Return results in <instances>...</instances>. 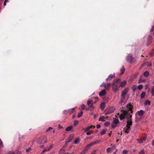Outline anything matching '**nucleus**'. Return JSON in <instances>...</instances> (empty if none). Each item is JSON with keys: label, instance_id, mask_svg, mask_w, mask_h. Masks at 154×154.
I'll list each match as a JSON object with an SVG mask.
<instances>
[{"label": "nucleus", "instance_id": "28", "mask_svg": "<svg viewBox=\"0 0 154 154\" xmlns=\"http://www.w3.org/2000/svg\"><path fill=\"white\" fill-rule=\"evenodd\" d=\"M94 133V131L92 130H90L89 131L87 132L86 133V134L87 135H90L91 134H93Z\"/></svg>", "mask_w": 154, "mask_h": 154}, {"label": "nucleus", "instance_id": "44", "mask_svg": "<svg viewBox=\"0 0 154 154\" xmlns=\"http://www.w3.org/2000/svg\"><path fill=\"white\" fill-rule=\"evenodd\" d=\"M78 123V121L77 120H75V121L74 123V125L75 126Z\"/></svg>", "mask_w": 154, "mask_h": 154}, {"label": "nucleus", "instance_id": "56", "mask_svg": "<svg viewBox=\"0 0 154 154\" xmlns=\"http://www.w3.org/2000/svg\"><path fill=\"white\" fill-rule=\"evenodd\" d=\"M152 144L153 146H154V139L152 141Z\"/></svg>", "mask_w": 154, "mask_h": 154}, {"label": "nucleus", "instance_id": "15", "mask_svg": "<svg viewBox=\"0 0 154 154\" xmlns=\"http://www.w3.org/2000/svg\"><path fill=\"white\" fill-rule=\"evenodd\" d=\"M89 108L86 109L87 110L89 109L91 111H92L94 109L95 106H94L93 103H91V104L88 105Z\"/></svg>", "mask_w": 154, "mask_h": 154}, {"label": "nucleus", "instance_id": "57", "mask_svg": "<svg viewBox=\"0 0 154 154\" xmlns=\"http://www.w3.org/2000/svg\"><path fill=\"white\" fill-rule=\"evenodd\" d=\"M146 138H147V136H145L143 138V140H146Z\"/></svg>", "mask_w": 154, "mask_h": 154}, {"label": "nucleus", "instance_id": "27", "mask_svg": "<svg viewBox=\"0 0 154 154\" xmlns=\"http://www.w3.org/2000/svg\"><path fill=\"white\" fill-rule=\"evenodd\" d=\"M91 128V127L88 126L85 128H84V130L85 132H87Z\"/></svg>", "mask_w": 154, "mask_h": 154}, {"label": "nucleus", "instance_id": "61", "mask_svg": "<svg viewBox=\"0 0 154 154\" xmlns=\"http://www.w3.org/2000/svg\"><path fill=\"white\" fill-rule=\"evenodd\" d=\"M4 2L7 3L8 2V0H5Z\"/></svg>", "mask_w": 154, "mask_h": 154}, {"label": "nucleus", "instance_id": "64", "mask_svg": "<svg viewBox=\"0 0 154 154\" xmlns=\"http://www.w3.org/2000/svg\"><path fill=\"white\" fill-rule=\"evenodd\" d=\"M43 152H42H42L40 153V154H43Z\"/></svg>", "mask_w": 154, "mask_h": 154}, {"label": "nucleus", "instance_id": "42", "mask_svg": "<svg viewBox=\"0 0 154 154\" xmlns=\"http://www.w3.org/2000/svg\"><path fill=\"white\" fill-rule=\"evenodd\" d=\"M111 148L109 147L106 149V151L107 153H109L111 151Z\"/></svg>", "mask_w": 154, "mask_h": 154}, {"label": "nucleus", "instance_id": "24", "mask_svg": "<svg viewBox=\"0 0 154 154\" xmlns=\"http://www.w3.org/2000/svg\"><path fill=\"white\" fill-rule=\"evenodd\" d=\"M72 139L71 137H69L68 138L66 139V144H67V143L70 142L72 140Z\"/></svg>", "mask_w": 154, "mask_h": 154}, {"label": "nucleus", "instance_id": "26", "mask_svg": "<svg viewBox=\"0 0 154 154\" xmlns=\"http://www.w3.org/2000/svg\"><path fill=\"white\" fill-rule=\"evenodd\" d=\"M107 130L106 129L104 128L103 129L102 131L100 132V134L101 135H103L104 134L106 131Z\"/></svg>", "mask_w": 154, "mask_h": 154}, {"label": "nucleus", "instance_id": "31", "mask_svg": "<svg viewBox=\"0 0 154 154\" xmlns=\"http://www.w3.org/2000/svg\"><path fill=\"white\" fill-rule=\"evenodd\" d=\"M104 119H105L104 117L103 116H102L101 117H100L99 118V121H103Z\"/></svg>", "mask_w": 154, "mask_h": 154}, {"label": "nucleus", "instance_id": "11", "mask_svg": "<svg viewBox=\"0 0 154 154\" xmlns=\"http://www.w3.org/2000/svg\"><path fill=\"white\" fill-rule=\"evenodd\" d=\"M99 142V141L96 140L94 142L88 144L87 146L89 148L92 146L94 145L97 144Z\"/></svg>", "mask_w": 154, "mask_h": 154}, {"label": "nucleus", "instance_id": "13", "mask_svg": "<svg viewBox=\"0 0 154 154\" xmlns=\"http://www.w3.org/2000/svg\"><path fill=\"white\" fill-rule=\"evenodd\" d=\"M115 78V74L110 75L108 78L106 79V81L111 80L112 79Z\"/></svg>", "mask_w": 154, "mask_h": 154}, {"label": "nucleus", "instance_id": "49", "mask_svg": "<svg viewBox=\"0 0 154 154\" xmlns=\"http://www.w3.org/2000/svg\"><path fill=\"white\" fill-rule=\"evenodd\" d=\"M143 142V140L142 139H140L138 140V142L139 143H142Z\"/></svg>", "mask_w": 154, "mask_h": 154}, {"label": "nucleus", "instance_id": "53", "mask_svg": "<svg viewBox=\"0 0 154 154\" xmlns=\"http://www.w3.org/2000/svg\"><path fill=\"white\" fill-rule=\"evenodd\" d=\"M101 127V126L100 124H98L97 126V128H100Z\"/></svg>", "mask_w": 154, "mask_h": 154}, {"label": "nucleus", "instance_id": "4", "mask_svg": "<svg viewBox=\"0 0 154 154\" xmlns=\"http://www.w3.org/2000/svg\"><path fill=\"white\" fill-rule=\"evenodd\" d=\"M132 122H127V124L126 126L125 127L123 128V130L125 133H128L131 130L130 126L132 125Z\"/></svg>", "mask_w": 154, "mask_h": 154}, {"label": "nucleus", "instance_id": "52", "mask_svg": "<svg viewBox=\"0 0 154 154\" xmlns=\"http://www.w3.org/2000/svg\"><path fill=\"white\" fill-rule=\"evenodd\" d=\"M31 148L29 147V148H28L26 150V151L27 152H28L29 151L31 150Z\"/></svg>", "mask_w": 154, "mask_h": 154}, {"label": "nucleus", "instance_id": "23", "mask_svg": "<svg viewBox=\"0 0 154 154\" xmlns=\"http://www.w3.org/2000/svg\"><path fill=\"white\" fill-rule=\"evenodd\" d=\"M75 108H73L70 109H69L68 111V113H69L70 114H71L75 110Z\"/></svg>", "mask_w": 154, "mask_h": 154}, {"label": "nucleus", "instance_id": "35", "mask_svg": "<svg viewBox=\"0 0 154 154\" xmlns=\"http://www.w3.org/2000/svg\"><path fill=\"white\" fill-rule=\"evenodd\" d=\"M144 104L145 105H150V102L148 100H146L144 102Z\"/></svg>", "mask_w": 154, "mask_h": 154}, {"label": "nucleus", "instance_id": "16", "mask_svg": "<svg viewBox=\"0 0 154 154\" xmlns=\"http://www.w3.org/2000/svg\"><path fill=\"white\" fill-rule=\"evenodd\" d=\"M127 82L126 81H123L122 82H121L120 81V86L122 88L124 87L126 85Z\"/></svg>", "mask_w": 154, "mask_h": 154}, {"label": "nucleus", "instance_id": "58", "mask_svg": "<svg viewBox=\"0 0 154 154\" xmlns=\"http://www.w3.org/2000/svg\"><path fill=\"white\" fill-rule=\"evenodd\" d=\"M90 127H91V128H95V126L93 125H91Z\"/></svg>", "mask_w": 154, "mask_h": 154}, {"label": "nucleus", "instance_id": "6", "mask_svg": "<svg viewBox=\"0 0 154 154\" xmlns=\"http://www.w3.org/2000/svg\"><path fill=\"white\" fill-rule=\"evenodd\" d=\"M144 113H145V112H144V111H143V110H141L140 111H138L137 112V114L136 113L135 114V119H136L135 121L136 122L137 121H138V119L137 118V114L139 116H142L144 114Z\"/></svg>", "mask_w": 154, "mask_h": 154}, {"label": "nucleus", "instance_id": "37", "mask_svg": "<svg viewBox=\"0 0 154 154\" xmlns=\"http://www.w3.org/2000/svg\"><path fill=\"white\" fill-rule=\"evenodd\" d=\"M151 93H152V96H154V86H153L152 87V89Z\"/></svg>", "mask_w": 154, "mask_h": 154}, {"label": "nucleus", "instance_id": "43", "mask_svg": "<svg viewBox=\"0 0 154 154\" xmlns=\"http://www.w3.org/2000/svg\"><path fill=\"white\" fill-rule=\"evenodd\" d=\"M85 105L84 104H82L81 105V109L82 110H83L85 109Z\"/></svg>", "mask_w": 154, "mask_h": 154}, {"label": "nucleus", "instance_id": "25", "mask_svg": "<svg viewBox=\"0 0 154 154\" xmlns=\"http://www.w3.org/2000/svg\"><path fill=\"white\" fill-rule=\"evenodd\" d=\"M145 95H146V93H145V92H142L141 93V95H140L141 98V99L143 98L145 96Z\"/></svg>", "mask_w": 154, "mask_h": 154}, {"label": "nucleus", "instance_id": "5", "mask_svg": "<svg viewBox=\"0 0 154 154\" xmlns=\"http://www.w3.org/2000/svg\"><path fill=\"white\" fill-rule=\"evenodd\" d=\"M113 122L111 123V126L112 128H114L116 127L117 125V124L119 122V120L118 119H113Z\"/></svg>", "mask_w": 154, "mask_h": 154}, {"label": "nucleus", "instance_id": "9", "mask_svg": "<svg viewBox=\"0 0 154 154\" xmlns=\"http://www.w3.org/2000/svg\"><path fill=\"white\" fill-rule=\"evenodd\" d=\"M110 86H111V84L110 83H107L106 84V83H104V84L103 83L100 86V87H102L103 86L104 87V88L106 89H109L110 88Z\"/></svg>", "mask_w": 154, "mask_h": 154}, {"label": "nucleus", "instance_id": "12", "mask_svg": "<svg viewBox=\"0 0 154 154\" xmlns=\"http://www.w3.org/2000/svg\"><path fill=\"white\" fill-rule=\"evenodd\" d=\"M53 147V145H51L49 146H48L46 148L44 149V150L42 151V152H48Z\"/></svg>", "mask_w": 154, "mask_h": 154}, {"label": "nucleus", "instance_id": "3", "mask_svg": "<svg viewBox=\"0 0 154 154\" xmlns=\"http://www.w3.org/2000/svg\"><path fill=\"white\" fill-rule=\"evenodd\" d=\"M37 143L39 144H45L47 142V137L45 136L42 137L36 140Z\"/></svg>", "mask_w": 154, "mask_h": 154}, {"label": "nucleus", "instance_id": "34", "mask_svg": "<svg viewBox=\"0 0 154 154\" xmlns=\"http://www.w3.org/2000/svg\"><path fill=\"white\" fill-rule=\"evenodd\" d=\"M143 86L142 85H139L137 87V88L138 89L140 90H141L143 88Z\"/></svg>", "mask_w": 154, "mask_h": 154}, {"label": "nucleus", "instance_id": "20", "mask_svg": "<svg viewBox=\"0 0 154 154\" xmlns=\"http://www.w3.org/2000/svg\"><path fill=\"white\" fill-rule=\"evenodd\" d=\"M73 127L72 126H70L67 127L66 129L65 130L66 131H69Z\"/></svg>", "mask_w": 154, "mask_h": 154}, {"label": "nucleus", "instance_id": "18", "mask_svg": "<svg viewBox=\"0 0 154 154\" xmlns=\"http://www.w3.org/2000/svg\"><path fill=\"white\" fill-rule=\"evenodd\" d=\"M100 108L102 110H103L105 107V103L104 102L100 104Z\"/></svg>", "mask_w": 154, "mask_h": 154}, {"label": "nucleus", "instance_id": "47", "mask_svg": "<svg viewBox=\"0 0 154 154\" xmlns=\"http://www.w3.org/2000/svg\"><path fill=\"white\" fill-rule=\"evenodd\" d=\"M149 87V85L148 84H147L146 85L145 87L146 88V89H147Z\"/></svg>", "mask_w": 154, "mask_h": 154}, {"label": "nucleus", "instance_id": "63", "mask_svg": "<svg viewBox=\"0 0 154 154\" xmlns=\"http://www.w3.org/2000/svg\"><path fill=\"white\" fill-rule=\"evenodd\" d=\"M145 64V63L143 64L142 65V66H143Z\"/></svg>", "mask_w": 154, "mask_h": 154}, {"label": "nucleus", "instance_id": "48", "mask_svg": "<svg viewBox=\"0 0 154 154\" xmlns=\"http://www.w3.org/2000/svg\"><path fill=\"white\" fill-rule=\"evenodd\" d=\"M63 114H66L68 113V111H66V110H65L63 111Z\"/></svg>", "mask_w": 154, "mask_h": 154}, {"label": "nucleus", "instance_id": "22", "mask_svg": "<svg viewBox=\"0 0 154 154\" xmlns=\"http://www.w3.org/2000/svg\"><path fill=\"white\" fill-rule=\"evenodd\" d=\"M80 141V139L79 138H78L75 139L74 140V143L75 144H77L79 143Z\"/></svg>", "mask_w": 154, "mask_h": 154}, {"label": "nucleus", "instance_id": "46", "mask_svg": "<svg viewBox=\"0 0 154 154\" xmlns=\"http://www.w3.org/2000/svg\"><path fill=\"white\" fill-rule=\"evenodd\" d=\"M128 152L127 150H124L122 152L123 154H126L128 153Z\"/></svg>", "mask_w": 154, "mask_h": 154}, {"label": "nucleus", "instance_id": "38", "mask_svg": "<svg viewBox=\"0 0 154 154\" xmlns=\"http://www.w3.org/2000/svg\"><path fill=\"white\" fill-rule=\"evenodd\" d=\"M137 88V86L136 85H134L132 87V89L133 91H134Z\"/></svg>", "mask_w": 154, "mask_h": 154}, {"label": "nucleus", "instance_id": "33", "mask_svg": "<svg viewBox=\"0 0 154 154\" xmlns=\"http://www.w3.org/2000/svg\"><path fill=\"white\" fill-rule=\"evenodd\" d=\"M146 64L148 66H151L152 65V63L151 62H147L146 63Z\"/></svg>", "mask_w": 154, "mask_h": 154}, {"label": "nucleus", "instance_id": "14", "mask_svg": "<svg viewBox=\"0 0 154 154\" xmlns=\"http://www.w3.org/2000/svg\"><path fill=\"white\" fill-rule=\"evenodd\" d=\"M133 58L131 54H129L128 55L127 60L128 62H131L132 61Z\"/></svg>", "mask_w": 154, "mask_h": 154}, {"label": "nucleus", "instance_id": "59", "mask_svg": "<svg viewBox=\"0 0 154 154\" xmlns=\"http://www.w3.org/2000/svg\"><path fill=\"white\" fill-rule=\"evenodd\" d=\"M40 147L41 148H44V145H43L41 146H40Z\"/></svg>", "mask_w": 154, "mask_h": 154}, {"label": "nucleus", "instance_id": "17", "mask_svg": "<svg viewBox=\"0 0 154 154\" xmlns=\"http://www.w3.org/2000/svg\"><path fill=\"white\" fill-rule=\"evenodd\" d=\"M106 91L104 89L102 91L99 93V95L100 97H102L105 95Z\"/></svg>", "mask_w": 154, "mask_h": 154}, {"label": "nucleus", "instance_id": "10", "mask_svg": "<svg viewBox=\"0 0 154 154\" xmlns=\"http://www.w3.org/2000/svg\"><path fill=\"white\" fill-rule=\"evenodd\" d=\"M126 107L128 109V111H130L131 113H132V109L133 108V106L131 104H128L126 106Z\"/></svg>", "mask_w": 154, "mask_h": 154}, {"label": "nucleus", "instance_id": "51", "mask_svg": "<svg viewBox=\"0 0 154 154\" xmlns=\"http://www.w3.org/2000/svg\"><path fill=\"white\" fill-rule=\"evenodd\" d=\"M52 129V128L51 127H49L47 129L46 131H49L51 129Z\"/></svg>", "mask_w": 154, "mask_h": 154}, {"label": "nucleus", "instance_id": "30", "mask_svg": "<svg viewBox=\"0 0 154 154\" xmlns=\"http://www.w3.org/2000/svg\"><path fill=\"white\" fill-rule=\"evenodd\" d=\"M120 71L121 72L122 74L124 73L125 71V69L124 66H122V67L120 70Z\"/></svg>", "mask_w": 154, "mask_h": 154}, {"label": "nucleus", "instance_id": "8", "mask_svg": "<svg viewBox=\"0 0 154 154\" xmlns=\"http://www.w3.org/2000/svg\"><path fill=\"white\" fill-rule=\"evenodd\" d=\"M114 111L113 108L111 107L107 109L106 111L105 114L106 115L109 114Z\"/></svg>", "mask_w": 154, "mask_h": 154}, {"label": "nucleus", "instance_id": "45", "mask_svg": "<svg viewBox=\"0 0 154 154\" xmlns=\"http://www.w3.org/2000/svg\"><path fill=\"white\" fill-rule=\"evenodd\" d=\"M14 151H10L7 153L6 154H14Z\"/></svg>", "mask_w": 154, "mask_h": 154}, {"label": "nucleus", "instance_id": "55", "mask_svg": "<svg viewBox=\"0 0 154 154\" xmlns=\"http://www.w3.org/2000/svg\"><path fill=\"white\" fill-rule=\"evenodd\" d=\"M58 127H59V129H61V128H63V127L61 126L60 125H58Z\"/></svg>", "mask_w": 154, "mask_h": 154}, {"label": "nucleus", "instance_id": "36", "mask_svg": "<svg viewBox=\"0 0 154 154\" xmlns=\"http://www.w3.org/2000/svg\"><path fill=\"white\" fill-rule=\"evenodd\" d=\"M3 142L2 140L0 139V148H1L2 147H3Z\"/></svg>", "mask_w": 154, "mask_h": 154}, {"label": "nucleus", "instance_id": "60", "mask_svg": "<svg viewBox=\"0 0 154 154\" xmlns=\"http://www.w3.org/2000/svg\"><path fill=\"white\" fill-rule=\"evenodd\" d=\"M6 3H6V2H4V6H6Z\"/></svg>", "mask_w": 154, "mask_h": 154}, {"label": "nucleus", "instance_id": "54", "mask_svg": "<svg viewBox=\"0 0 154 154\" xmlns=\"http://www.w3.org/2000/svg\"><path fill=\"white\" fill-rule=\"evenodd\" d=\"M154 30V26H152V29L150 30V31H153Z\"/></svg>", "mask_w": 154, "mask_h": 154}, {"label": "nucleus", "instance_id": "7", "mask_svg": "<svg viewBox=\"0 0 154 154\" xmlns=\"http://www.w3.org/2000/svg\"><path fill=\"white\" fill-rule=\"evenodd\" d=\"M128 90L129 89L128 88H125L122 91L121 97L124 98V97H125V96L128 92Z\"/></svg>", "mask_w": 154, "mask_h": 154}, {"label": "nucleus", "instance_id": "32", "mask_svg": "<svg viewBox=\"0 0 154 154\" xmlns=\"http://www.w3.org/2000/svg\"><path fill=\"white\" fill-rule=\"evenodd\" d=\"M83 112L82 111H81V112L78 114L77 116L78 118H80L82 115Z\"/></svg>", "mask_w": 154, "mask_h": 154}, {"label": "nucleus", "instance_id": "1", "mask_svg": "<svg viewBox=\"0 0 154 154\" xmlns=\"http://www.w3.org/2000/svg\"><path fill=\"white\" fill-rule=\"evenodd\" d=\"M131 113L130 112L126 110L123 111L119 116L120 119L122 120L125 118L127 120V122H132V115Z\"/></svg>", "mask_w": 154, "mask_h": 154}, {"label": "nucleus", "instance_id": "62", "mask_svg": "<svg viewBox=\"0 0 154 154\" xmlns=\"http://www.w3.org/2000/svg\"><path fill=\"white\" fill-rule=\"evenodd\" d=\"M117 151V149L116 150V151L113 153V154H116V152Z\"/></svg>", "mask_w": 154, "mask_h": 154}, {"label": "nucleus", "instance_id": "2", "mask_svg": "<svg viewBox=\"0 0 154 154\" xmlns=\"http://www.w3.org/2000/svg\"><path fill=\"white\" fill-rule=\"evenodd\" d=\"M120 79H118L113 81L112 84V87L113 91L115 93H117L120 86Z\"/></svg>", "mask_w": 154, "mask_h": 154}, {"label": "nucleus", "instance_id": "29", "mask_svg": "<svg viewBox=\"0 0 154 154\" xmlns=\"http://www.w3.org/2000/svg\"><path fill=\"white\" fill-rule=\"evenodd\" d=\"M93 100H92L89 99L88 100L87 102V104L88 105H89L92 103Z\"/></svg>", "mask_w": 154, "mask_h": 154}, {"label": "nucleus", "instance_id": "21", "mask_svg": "<svg viewBox=\"0 0 154 154\" xmlns=\"http://www.w3.org/2000/svg\"><path fill=\"white\" fill-rule=\"evenodd\" d=\"M149 75V73L148 71L144 72L143 73V75L145 77H147Z\"/></svg>", "mask_w": 154, "mask_h": 154}, {"label": "nucleus", "instance_id": "39", "mask_svg": "<svg viewBox=\"0 0 154 154\" xmlns=\"http://www.w3.org/2000/svg\"><path fill=\"white\" fill-rule=\"evenodd\" d=\"M138 154H145V151L143 149L141 150L139 153Z\"/></svg>", "mask_w": 154, "mask_h": 154}, {"label": "nucleus", "instance_id": "50", "mask_svg": "<svg viewBox=\"0 0 154 154\" xmlns=\"http://www.w3.org/2000/svg\"><path fill=\"white\" fill-rule=\"evenodd\" d=\"M64 151V150L63 149H61L59 151V154H62L61 153V152L62 151Z\"/></svg>", "mask_w": 154, "mask_h": 154}, {"label": "nucleus", "instance_id": "19", "mask_svg": "<svg viewBox=\"0 0 154 154\" xmlns=\"http://www.w3.org/2000/svg\"><path fill=\"white\" fill-rule=\"evenodd\" d=\"M89 148L87 146H85L83 151L82 152L83 154H85L87 151L89 149Z\"/></svg>", "mask_w": 154, "mask_h": 154}, {"label": "nucleus", "instance_id": "41", "mask_svg": "<svg viewBox=\"0 0 154 154\" xmlns=\"http://www.w3.org/2000/svg\"><path fill=\"white\" fill-rule=\"evenodd\" d=\"M110 124V123L109 122H107L105 123L104 125L105 126H107L109 125Z\"/></svg>", "mask_w": 154, "mask_h": 154}, {"label": "nucleus", "instance_id": "40", "mask_svg": "<svg viewBox=\"0 0 154 154\" xmlns=\"http://www.w3.org/2000/svg\"><path fill=\"white\" fill-rule=\"evenodd\" d=\"M125 98V97H124V98L121 97V100L119 103H122V102H124V100Z\"/></svg>", "mask_w": 154, "mask_h": 154}]
</instances>
